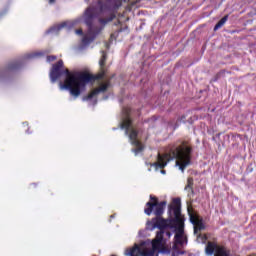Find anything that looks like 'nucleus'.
I'll list each match as a JSON object with an SVG mask.
<instances>
[{"label":"nucleus","instance_id":"nucleus-23","mask_svg":"<svg viewBox=\"0 0 256 256\" xmlns=\"http://www.w3.org/2000/svg\"><path fill=\"white\" fill-rule=\"evenodd\" d=\"M164 233H165L166 237H168V239H171V235H172L171 232L167 231V232H164Z\"/></svg>","mask_w":256,"mask_h":256},{"label":"nucleus","instance_id":"nucleus-12","mask_svg":"<svg viewBox=\"0 0 256 256\" xmlns=\"http://www.w3.org/2000/svg\"><path fill=\"white\" fill-rule=\"evenodd\" d=\"M165 235V230H160L156 233L155 239L152 241V249H160L163 244V237Z\"/></svg>","mask_w":256,"mask_h":256},{"label":"nucleus","instance_id":"nucleus-16","mask_svg":"<svg viewBox=\"0 0 256 256\" xmlns=\"http://www.w3.org/2000/svg\"><path fill=\"white\" fill-rule=\"evenodd\" d=\"M193 185H194V180L193 177H189L187 179V185L185 186V191H191V193H193Z\"/></svg>","mask_w":256,"mask_h":256},{"label":"nucleus","instance_id":"nucleus-21","mask_svg":"<svg viewBox=\"0 0 256 256\" xmlns=\"http://www.w3.org/2000/svg\"><path fill=\"white\" fill-rule=\"evenodd\" d=\"M67 27V22H62L57 26V31H61V29H65Z\"/></svg>","mask_w":256,"mask_h":256},{"label":"nucleus","instance_id":"nucleus-7","mask_svg":"<svg viewBox=\"0 0 256 256\" xmlns=\"http://www.w3.org/2000/svg\"><path fill=\"white\" fill-rule=\"evenodd\" d=\"M85 23L89 27V30L92 31L95 35H99L103 31L101 28H93V20L95 19V8L88 7L85 11Z\"/></svg>","mask_w":256,"mask_h":256},{"label":"nucleus","instance_id":"nucleus-4","mask_svg":"<svg viewBox=\"0 0 256 256\" xmlns=\"http://www.w3.org/2000/svg\"><path fill=\"white\" fill-rule=\"evenodd\" d=\"M67 71L69 69L63 70V60H59L56 64H53L52 69L50 71V79L52 83H55L61 75H66V79L64 81V84L60 83L61 89H67L68 91H71L70 88L65 87V83H67V79H69V74H67Z\"/></svg>","mask_w":256,"mask_h":256},{"label":"nucleus","instance_id":"nucleus-24","mask_svg":"<svg viewBox=\"0 0 256 256\" xmlns=\"http://www.w3.org/2000/svg\"><path fill=\"white\" fill-rule=\"evenodd\" d=\"M76 33H77V35H82L83 34V30L82 29H77Z\"/></svg>","mask_w":256,"mask_h":256},{"label":"nucleus","instance_id":"nucleus-1","mask_svg":"<svg viewBox=\"0 0 256 256\" xmlns=\"http://www.w3.org/2000/svg\"><path fill=\"white\" fill-rule=\"evenodd\" d=\"M166 207L167 201L159 202L157 196L150 195V200L145 205L144 213L148 216L153 213L155 217L148 222V225L152 229H159L160 231H165L167 228L175 229V245H183L187 241V236H185V221L181 218V198H174L172 204L168 207L169 213L173 212V219L163 218Z\"/></svg>","mask_w":256,"mask_h":256},{"label":"nucleus","instance_id":"nucleus-26","mask_svg":"<svg viewBox=\"0 0 256 256\" xmlns=\"http://www.w3.org/2000/svg\"><path fill=\"white\" fill-rule=\"evenodd\" d=\"M111 38H113V34H111Z\"/></svg>","mask_w":256,"mask_h":256},{"label":"nucleus","instance_id":"nucleus-2","mask_svg":"<svg viewBox=\"0 0 256 256\" xmlns=\"http://www.w3.org/2000/svg\"><path fill=\"white\" fill-rule=\"evenodd\" d=\"M107 63V52L102 51V56L99 61L100 72L93 75L89 72H78L72 74L69 70H66L68 78L64 87L70 89V94L73 97H79L81 91L86 87L87 83H95V81H101L105 78L107 70L105 69V64Z\"/></svg>","mask_w":256,"mask_h":256},{"label":"nucleus","instance_id":"nucleus-9","mask_svg":"<svg viewBox=\"0 0 256 256\" xmlns=\"http://www.w3.org/2000/svg\"><path fill=\"white\" fill-rule=\"evenodd\" d=\"M110 85L111 81L107 80L106 83L101 84L98 88L92 90L88 95L84 96L83 101H91V99H93V97H97L99 93H105V91L109 89Z\"/></svg>","mask_w":256,"mask_h":256},{"label":"nucleus","instance_id":"nucleus-20","mask_svg":"<svg viewBox=\"0 0 256 256\" xmlns=\"http://www.w3.org/2000/svg\"><path fill=\"white\" fill-rule=\"evenodd\" d=\"M94 38H90L89 36H84L82 38V43H84V45H89V43H91L93 41Z\"/></svg>","mask_w":256,"mask_h":256},{"label":"nucleus","instance_id":"nucleus-10","mask_svg":"<svg viewBox=\"0 0 256 256\" xmlns=\"http://www.w3.org/2000/svg\"><path fill=\"white\" fill-rule=\"evenodd\" d=\"M97 5L99 7V12L100 13H111L110 16L108 18H99L98 19V23H100V25H102L103 27H105V25H107V23H111V21H113V19H115V17H117L115 15V11H117L119 9V7L115 10H105V11H101V5H99V0H96Z\"/></svg>","mask_w":256,"mask_h":256},{"label":"nucleus","instance_id":"nucleus-3","mask_svg":"<svg viewBox=\"0 0 256 256\" xmlns=\"http://www.w3.org/2000/svg\"><path fill=\"white\" fill-rule=\"evenodd\" d=\"M191 153H193V148L191 146H187V142H182L180 146H172L168 153L159 154L157 162L152 164V167H155L156 171L162 169L160 173L165 175L167 171L163 170L167 167L169 161H173L176 159V165L179 167L180 171H185L188 165H191Z\"/></svg>","mask_w":256,"mask_h":256},{"label":"nucleus","instance_id":"nucleus-8","mask_svg":"<svg viewBox=\"0 0 256 256\" xmlns=\"http://www.w3.org/2000/svg\"><path fill=\"white\" fill-rule=\"evenodd\" d=\"M122 113L124 117L120 123V129H125V135H129V131L133 125V120H131V109L129 107H124Z\"/></svg>","mask_w":256,"mask_h":256},{"label":"nucleus","instance_id":"nucleus-13","mask_svg":"<svg viewBox=\"0 0 256 256\" xmlns=\"http://www.w3.org/2000/svg\"><path fill=\"white\" fill-rule=\"evenodd\" d=\"M137 137H139V131L131 128L129 133V139L132 145H139V139H137Z\"/></svg>","mask_w":256,"mask_h":256},{"label":"nucleus","instance_id":"nucleus-15","mask_svg":"<svg viewBox=\"0 0 256 256\" xmlns=\"http://www.w3.org/2000/svg\"><path fill=\"white\" fill-rule=\"evenodd\" d=\"M229 20V15H225L215 26L214 31H218V29H221L225 23Z\"/></svg>","mask_w":256,"mask_h":256},{"label":"nucleus","instance_id":"nucleus-11","mask_svg":"<svg viewBox=\"0 0 256 256\" xmlns=\"http://www.w3.org/2000/svg\"><path fill=\"white\" fill-rule=\"evenodd\" d=\"M189 215H190V221L193 225H195L194 227V233H197L198 231H203L205 229V224L203 223V219H200L199 216L191 213V211H189Z\"/></svg>","mask_w":256,"mask_h":256},{"label":"nucleus","instance_id":"nucleus-22","mask_svg":"<svg viewBox=\"0 0 256 256\" xmlns=\"http://www.w3.org/2000/svg\"><path fill=\"white\" fill-rule=\"evenodd\" d=\"M57 59V56H47V61H48V63H51V62H53V61H55Z\"/></svg>","mask_w":256,"mask_h":256},{"label":"nucleus","instance_id":"nucleus-25","mask_svg":"<svg viewBox=\"0 0 256 256\" xmlns=\"http://www.w3.org/2000/svg\"><path fill=\"white\" fill-rule=\"evenodd\" d=\"M56 1H57V0H49V5L55 4Z\"/></svg>","mask_w":256,"mask_h":256},{"label":"nucleus","instance_id":"nucleus-19","mask_svg":"<svg viewBox=\"0 0 256 256\" xmlns=\"http://www.w3.org/2000/svg\"><path fill=\"white\" fill-rule=\"evenodd\" d=\"M134 145L136 148L134 149V153L136 155H138V153H141V151H143V144L141 143V141H138V144H132Z\"/></svg>","mask_w":256,"mask_h":256},{"label":"nucleus","instance_id":"nucleus-14","mask_svg":"<svg viewBox=\"0 0 256 256\" xmlns=\"http://www.w3.org/2000/svg\"><path fill=\"white\" fill-rule=\"evenodd\" d=\"M141 253H142L141 247H139V245L135 244V246L130 249L128 255H130V256H140Z\"/></svg>","mask_w":256,"mask_h":256},{"label":"nucleus","instance_id":"nucleus-5","mask_svg":"<svg viewBox=\"0 0 256 256\" xmlns=\"http://www.w3.org/2000/svg\"><path fill=\"white\" fill-rule=\"evenodd\" d=\"M206 255L214 256H231V252L225 246H219L217 242L209 241L206 245Z\"/></svg>","mask_w":256,"mask_h":256},{"label":"nucleus","instance_id":"nucleus-6","mask_svg":"<svg viewBox=\"0 0 256 256\" xmlns=\"http://www.w3.org/2000/svg\"><path fill=\"white\" fill-rule=\"evenodd\" d=\"M131 0H98L100 11H115L119 9L123 3H130Z\"/></svg>","mask_w":256,"mask_h":256},{"label":"nucleus","instance_id":"nucleus-18","mask_svg":"<svg viewBox=\"0 0 256 256\" xmlns=\"http://www.w3.org/2000/svg\"><path fill=\"white\" fill-rule=\"evenodd\" d=\"M19 67H21V64L19 62H12L10 64H8V71H13L15 69H19Z\"/></svg>","mask_w":256,"mask_h":256},{"label":"nucleus","instance_id":"nucleus-17","mask_svg":"<svg viewBox=\"0 0 256 256\" xmlns=\"http://www.w3.org/2000/svg\"><path fill=\"white\" fill-rule=\"evenodd\" d=\"M155 251H157V249H144L141 252V256H155Z\"/></svg>","mask_w":256,"mask_h":256}]
</instances>
